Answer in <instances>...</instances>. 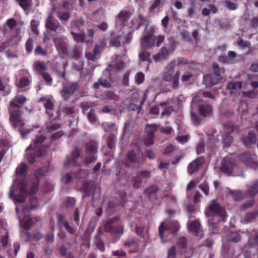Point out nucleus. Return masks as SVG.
<instances>
[{
    "label": "nucleus",
    "mask_w": 258,
    "mask_h": 258,
    "mask_svg": "<svg viewBox=\"0 0 258 258\" xmlns=\"http://www.w3.org/2000/svg\"><path fill=\"white\" fill-rule=\"evenodd\" d=\"M28 167L26 163H21L16 168L15 171V175L17 180H19L20 178H25L27 176Z\"/></svg>",
    "instance_id": "nucleus-24"
},
{
    "label": "nucleus",
    "mask_w": 258,
    "mask_h": 258,
    "mask_svg": "<svg viewBox=\"0 0 258 258\" xmlns=\"http://www.w3.org/2000/svg\"><path fill=\"white\" fill-rule=\"evenodd\" d=\"M70 224L69 221L65 220L64 216L63 214H57V226L59 229L67 228Z\"/></svg>",
    "instance_id": "nucleus-34"
},
{
    "label": "nucleus",
    "mask_w": 258,
    "mask_h": 258,
    "mask_svg": "<svg viewBox=\"0 0 258 258\" xmlns=\"http://www.w3.org/2000/svg\"><path fill=\"white\" fill-rule=\"evenodd\" d=\"M247 245L250 247H255L258 246V241L257 240L256 234L254 236H251L249 238Z\"/></svg>",
    "instance_id": "nucleus-54"
},
{
    "label": "nucleus",
    "mask_w": 258,
    "mask_h": 258,
    "mask_svg": "<svg viewBox=\"0 0 258 258\" xmlns=\"http://www.w3.org/2000/svg\"><path fill=\"white\" fill-rule=\"evenodd\" d=\"M161 4L162 0H154L148 8L149 13H154L155 10L160 7Z\"/></svg>",
    "instance_id": "nucleus-49"
},
{
    "label": "nucleus",
    "mask_w": 258,
    "mask_h": 258,
    "mask_svg": "<svg viewBox=\"0 0 258 258\" xmlns=\"http://www.w3.org/2000/svg\"><path fill=\"white\" fill-rule=\"evenodd\" d=\"M79 88V84L78 83H74L64 86L61 92L62 97L66 100H69L70 96L74 94Z\"/></svg>",
    "instance_id": "nucleus-19"
},
{
    "label": "nucleus",
    "mask_w": 258,
    "mask_h": 258,
    "mask_svg": "<svg viewBox=\"0 0 258 258\" xmlns=\"http://www.w3.org/2000/svg\"><path fill=\"white\" fill-rule=\"evenodd\" d=\"M19 6L25 12L29 11L32 6V0H16Z\"/></svg>",
    "instance_id": "nucleus-40"
},
{
    "label": "nucleus",
    "mask_w": 258,
    "mask_h": 258,
    "mask_svg": "<svg viewBox=\"0 0 258 258\" xmlns=\"http://www.w3.org/2000/svg\"><path fill=\"white\" fill-rule=\"evenodd\" d=\"M83 192L82 198L85 199L92 195V200L99 199L101 196L99 189H97L92 180H86L82 184L80 189Z\"/></svg>",
    "instance_id": "nucleus-7"
},
{
    "label": "nucleus",
    "mask_w": 258,
    "mask_h": 258,
    "mask_svg": "<svg viewBox=\"0 0 258 258\" xmlns=\"http://www.w3.org/2000/svg\"><path fill=\"white\" fill-rule=\"evenodd\" d=\"M124 245L130 253H135L140 250L139 240L137 239H132L126 241L124 243Z\"/></svg>",
    "instance_id": "nucleus-20"
},
{
    "label": "nucleus",
    "mask_w": 258,
    "mask_h": 258,
    "mask_svg": "<svg viewBox=\"0 0 258 258\" xmlns=\"http://www.w3.org/2000/svg\"><path fill=\"white\" fill-rule=\"evenodd\" d=\"M34 66L35 70L39 73V75L45 72L47 69L44 63L40 61H35L34 63Z\"/></svg>",
    "instance_id": "nucleus-43"
},
{
    "label": "nucleus",
    "mask_w": 258,
    "mask_h": 258,
    "mask_svg": "<svg viewBox=\"0 0 258 258\" xmlns=\"http://www.w3.org/2000/svg\"><path fill=\"white\" fill-rule=\"evenodd\" d=\"M243 144L247 147H250L252 144L256 142V135L253 131H250L247 135L242 137Z\"/></svg>",
    "instance_id": "nucleus-22"
},
{
    "label": "nucleus",
    "mask_w": 258,
    "mask_h": 258,
    "mask_svg": "<svg viewBox=\"0 0 258 258\" xmlns=\"http://www.w3.org/2000/svg\"><path fill=\"white\" fill-rule=\"evenodd\" d=\"M146 20L141 15H139L137 18H134L131 21V27L134 30H139L142 26H145V28L142 32L144 35L147 31L148 24L146 23Z\"/></svg>",
    "instance_id": "nucleus-17"
},
{
    "label": "nucleus",
    "mask_w": 258,
    "mask_h": 258,
    "mask_svg": "<svg viewBox=\"0 0 258 258\" xmlns=\"http://www.w3.org/2000/svg\"><path fill=\"white\" fill-rule=\"evenodd\" d=\"M30 84V80L28 77H23L21 78L19 82L17 83L18 88H22L27 87Z\"/></svg>",
    "instance_id": "nucleus-44"
},
{
    "label": "nucleus",
    "mask_w": 258,
    "mask_h": 258,
    "mask_svg": "<svg viewBox=\"0 0 258 258\" xmlns=\"http://www.w3.org/2000/svg\"><path fill=\"white\" fill-rule=\"evenodd\" d=\"M102 235V229L101 227H99L97 230V232L95 237V243L96 248L101 251H104L105 250V246L103 242L101 236Z\"/></svg>",
    "instance_id": "nucleus-23"
},
{
    "label": "nucleus",
    "mask_w": 258,
    "mask_h": 258,
    "mask_svg": "<svg viewBox=\"0 0 258 258\" xmlns=\"http://www.w3.org/2000/svg\"><path fill=\"white\" fill-rule=\"evenodd\" d=\"M173 153H180V151L177 150L174 146L170 145L167 146L163 152V154L166 156H170Z\"/></svg>",
    "instance_id": "nucleus-47"
},
{
    "label": "nucleus",
    "mask_w": 258,
    "mask_h": 258,
    "mask_svg": "<svg viewBox=\"0 0 258 258\" xmlns=\"http://www.w3.org/2000/svg\"><path fill=\"white\" fill-rule=\"evenodd\" d=\"M118 195L120 197L119 204L122 206H123V205L126 202V193L124 190H120L118 191Z\"/></svg>",
    "instance_id": "nucleus-61"
},
{
    "label": "nucleus",
    "mask_w": 258,
    "mask_h": 258,
    "mask_svg": "<svg viewBox=\"0 0 258 258\" xmlns=\"http://www.w3.org/2000/svg\"><path fill=\"white\" fill-rule=\"evenodd\" d=\"M71 34L73 36L74 39L78 42H83L85 40L84 34L76 33L73 31L71 32Z\"/></svg>",
    "instance_id": "nucleus-58"
},
{
    "label": "nucleus",
    "mask_w": 258,
    "mask_h": 258,
    "mask_svg": "<svg viewBox=\"0 0 258 258\" xmlns=\"http://www.w3.org/2000/svg\"><path fill=\"white\" fill-rule=\"evenodd\" d=\"M34 222L31 218H26L24 221L23 227L26 230H29L33 225Z\"/></svg>",
    "instance_id": "nucleus-56"
},
{
    "label": "nucleus",
    "mask_w": 258,
    "mask_h": 258,
    "mask_svg": "<svg viewBox=\"0 0 258 258\" xmlns=\"http://www.w3.org/2000/svg\"><path fill=\"white\" fill-rule=\"evenodd\" d=\"M205 162L204 157H200L191 161L187 166V170L189 174L192 175L197 172Z\"/></svg>",
    "instance_id": "nucleus-15"
},
{
    "label": "nucleus",
    "mask_w": 258,
    "mask_h": 258,
    "mask_svg": "<svg viewBox=\"0 0 258 258\" xmlns=\"http://www.w3.org/2000/svg\"><path fill=\"white\" fill-rule=\"evenodd\" d=\"M177 253L175 246H172L168 250L167 258H176Z\"/></svg>",
    "instance_id": "nucleus-59"
},
{
    "label": "nucleus",
    "mask_w": 258,
    "mask_h": 258,
    "mask_svg": "<svg viewBox=\"0 0 258 258\" xmlns=\"http://www.w3.org/2000/svg\"><path fill=\"white\" fill-rule=\"evenodd\" d=\"M158 187L156 185H152L144 190V194L147 195L150 198L157 199L156 192Z\"/></svg>",
    "instance_id": "nucleus-33"
},
{
    "label": "nucleus",
    "mask_w": 258,
    "mask_h": 258,
    "mask_svg": "<svg viewBox=\"0 0 258 258\" xmlns=\"http://www.w3.org/2000/svg\"><path fill=\"white\" fill-rule=\"evenodd\" d=\"M47 170L45 168L41 167L36 170L34 173L35 178L32 179L29 184L32 185L33 183L36 182L38 180V184L37 185V190H38V186L40 182V177L44 176L46 175Z\"/></svg>",
    "instance_id": "nucleus-26"
},
{
    "label": "nucleus",
    "mask_w": 258,
    "mask_h": 258,
    "mask_svg": "<svg viewBox=\"0 0 258 258\" xmlns=\"http://www.w3.org/2000/svg\"><path fill=\"white\" fill-rule=\"evenodd\" d=\"M226 239L229 242L237 243L240 240L241 236L237 232H232L226 235Z\"/></svg>",
    "instance_id": "nucleus-36"
},
{
    "label": "nucleus",
    "mask_w": 258,
    "mask_h": 258,
    "mask_svg": "<svg viewBox=\"0 0 258 258\" xmlns=\"http://www.w3.org/2000/svg\"><path fill=\"white\" fill-rule=\"evenodd\" d=\"M119 220V216L108 218L104 225V231L112 235L113 242L118 241L124 233L123 226L117 225Z\"/></svg>",
    "instance_id": "nucleus-4"
},
{
    "label": "nucleus",
    "mask_w": 258,
    "mask_h": 258,
    "mask_svg": "<svg viewBox=\"0 0 258 258\" xmlns=\"http://www.w3.org/2000/svg\"><path fill=\"white\" fill-rule=\"evenodd\" d=\"M40 75L41 76L42 78L45 81L47 85L49 86L51 85L53 79L48 73L45 72Z\"/></svg>",
    "instance_id": "nucleus-55"
},
{
    "label": "nucleus",
    "mask_w": 258,
    "mask_h": 258,
    "mask_svg": "<svg viewBox=\"0 0 258 258\" xmlns=\"http://www.w3.org/2000/svg\"><path fill=\"white\" fill-rule=\"evenodd\" d=\"M124 36L111 34L109 38L110 44L112 46L119 47L121 45L122 43L124 44Z\"/></svg>",
    "instance_id": "nucleus-25"
},
{
    "label": "nucleus",
    "mask_w": 258,
    "mask_h": 258,
    "mask_svg": "<svg viewBox=\"0 0 258 258\" xmlns=\"http://www.w3.org/2000/svg\"><path fill=\"white\" fill-rule=\"evenodd\" d=\"M73 178V173L72 172H71L70 173H68L65 174L64 175H63L61 177V181H62V182H63L65 184H67V183L70 182L72 180Z\"/></svg>",
    "instance_id": "nucleus-60"
},
{
    "label": "nucleus",
    "mask_w": 258,
    "mask_h": 258,
    "mask_svg": "<svg viewBox=\"0 0 258 258\" xmlns=\"http://www.w3.org/2000/svg\"><path fill=\"white\" fill-rule=\"evenodd\" d=\"M115 138L114 135L111 134L107 139V146L110 150L113 149L115 146Z\"/></svg>",
    "instance_id": "nucleus-51"
},
{
    "label": "nucleus",
    "mask_w": 258,
    "mask_h": 258,
    "mask_svg": "<svg viewBox=\"0 0 258 258\" xmlns=\"http://www.w3.org/2000/svg\"><path fill=\"white\" fill-rule=\"evenodd\" d=\"M126 160L132 165L139 163L145 160V157L140 147L136 145L134 147L128 150L126 155Z\"/></svg>",
    "instance_id": "nucleus-9"
},
{
    "label": "nucleus",
    "mask_w": 258,
    "mask_h": 258,
    "mask_svg": "<svg viewBox=\"0 0 258 258\" xmlns=\"http://www.w3.org/2000/svg\"><path fill=\"white\" fill-rule=\"evenodd\" d=\"M246 194L251 198H253L258 194V180L254 181L247 189Z\"/></svg>",
    "instance_id": "nucleus-35"
},
{
    "label": "nucleus",
    "mask_w": 258,
    "mask_h": 258,
    "mask_svg": "<svg viewBox=\"0 0 258 258\" xmlns=\"http://www.w3.org/2000/svg\"><path fill=\"white\" fill-rule=\"evenodd\" d=\"M45 140V137L40 134L37 135L33 143L30 145L26 150V157L29 163L33 164L35 162L36 157L42 156L45 153L47 147H43L42 144Z\"/></svg>",
    "instance_id": "nucleus-3"
},
{
    "label": "nucleus",
    "mask_w": 258,
    "mask_h": 258,
    "mask_svg": "<svg viewBox=\"0 0 258 258\" xmlns=\"http://www.w3.org/2000/svg\"><path fill=\"white\" fill-rule=\"evenodd\" d=\"M98 147L99 143L96 140H91L86 144V156L84 159L86 164H90L96 161Z\"/></svg>",
    "instance_id": "nucleus-8"
},
{
    "label": "nucleus",
    "mask_w": 258,
    "mask_h": 258,
    "mask_svg": "<svg viewBox=\"0 0 258 258\" xmlns=\"http://www.w3.org/2000/svg\"><path fill=\"white\" fill-rule=\"evenodd\" d=\"M81 54L82 52L78 46H75L72 48L71 51H69V55H66L75 59H78L81 57Z\"/></svg>",
    "instance_id": "nucleus-38"
},
{
    "label": "nucleus",
    "mask_w": 258,
    "mask_h": 258,
    "mask_svg": "<svg viewBox=\"0 0 258 258\" xmlns=\"http://www.w3.org/2000/svg\"><path fill=\"white\" fill-rule=\"evenodd\" d=\"M221 253L225 257L231 258L234 254V249L228 244H225L223 245Z\"/></svg>",
    "instance_id": "nucleus-30"
},
{
    "label": "nucleus",
    "mask_w": 258,
    "mask_h": 258,
    "mask_svg": "<svg viewBox=\"0 0 258 258\" xmlns=\"http://www.w3.org/2000/svg\"><path fill=\"white\" fill-rule=\"evenodd\" d=\"M45 27L57 34H60L65 31L64 28L60 24L58 20L54 18L51 15L47 18Z\"/></svg>",
    "instance_id": "nucleus-12"
},
{
    "label": "nucleus",
    "mask_w": 258,
    "mask_h": 258,
    "mask_svg": "<svg viewBox=\"0 0 258 258\" xmlns=\"http://www.w3.org/2000/svg\"><path fill=\"white\" fill-rule=\"evenodd\" d=\"M146 130L148 135L154 136V133L157 131V127L155 125L148 124Z\"/></svg>",
    "instance_id": "nucleus-64"
},
{
    "label": "nucleus",
    "mask_w": 258,
    "mask_h": 258,
    "mask_svg": "<svg viewBox=\"0 0 258 258\" xmlns=\"http://www.w3.org/2000/svg\"><path fill=\"white\" fill-rule=\"evenodd\" d=\"M175 61H171L166 68V71L164 73L162 79L166 82H170L173 78V74L174 72Z\"/></svg>",
    "instance_id": "nucleus-21"
},
{
    "label": "nucleus",
    "mask_w": 258,
    "mask_h": 258,
    "mask_svg": "<svg viewBox=\"0 0 258 258\" xmlns=\"http://www.w3.org/2000/svg\"><path fill=\"white\" fill-rule=\"evenodd\" d=\"M237 43L238 45L243 48L249 47L250 45V43L248 41L244 40L241 37L237 39Z\"/></svg>",
    "instance_id": "nucleus-63"
},
{
    "label": "nucleus",
    "mask_w": 258,
    "mask_h": 258,
    "mask_svg": "<svg viewBox=\"0 0 258 258\" xmlns=\"http://www.w3.org/2000/svg\"><path fill=\"white\" fill-rule=\"evenodd\" d=\"M201 229V225L198 220L191 221L189 224L188 229L195 236H197Z\"/></svg>",
    "instance_id": "nucleus-28"
},
{
    "label": "nucleus",
    "mask_w": 258,
    "mask_h": 258,
    "mask_svg": "<svg viewBox=\"0 0 258 258\" xmlns=\"http://www.w3.org/2000/svg\"><path fill=\"white\" fill-rule=\"evenodd\" d=\"M218 60L223 64H233L235 62V60L230 58L228 56L226 55H220L219 57Z\"/></svg>",
    "instance_id": "nucleus-50"
},
{
    "label": "nucleus",
    "mask_w": 258,
    "mask_h": 258,
    "mask_svg": "<svg viewBox=\"0 0 258 258\" xmlns=\"http://www.w3.org/2000/svg\"><path fill=\"white\" fill-rule=\"evenodd\" d=\"M150 55V53L145 50L141 51L139 54V58L142 61H147L149 63L151 62Z\"/></svg>",
    "instance_id": "nucleus-45"
},
{
    "label": "nucleus",
    "mask_w": 258,
    "mask_h": 258,
    "mask_svg": "<svg viewBox=\"0 0 258 258\" xmlns=\"http://www.w3.org/2000/svg\"><path fill=\"white\" fill-rule=\"evenodd\" d=\"M237 168L236 161L233 158L226 157L222 161L220 169L223 173L229 176L233 174Z\"/></svg>",
    "instance_id": "nucleus-10"
},
{
    "label": "nucleus",
    "mask_w": 258,
    "mask_h": 258,
    "mask_svg": "<svg viewBox=\"0 0 258 258\" xmlns=\"http://www.w3.org/2000/svg\"><path fill=\"white\" fill-rule=\"evenodd\" d=\"M53 41L58 51L64 55H69L67 39L63 36L56 37Z\"/></svg>",
    "instance_id": "nucleus-13"
},
{
    "label": "nucleus",
    "mask_w": 258,
    "mask_h": 258,
    "mask_svg": "<svg viewBox=\"0 0 258 258\" xmlns=\"http://www.w3.org/2000/svg\"><path fill=\"white\" fill-rule=\"evenodd\" d=\"M156 36L152 33H148L146 35H143L141 39V43L143 48L150 49L155 45Z\"/></svg>",
    "instance_id": "nucleus-18"
},
{
    "label": "nucleus",
    "mask_w": 258,
    "mask_h": 258,
    "mask_svg": "<svg viewBox=\"0 0 258 258\" xmlns=\"http://www.w3.org/2000/svg\"><path fill=\"white\" fill-rule=\"evenodd\" d=\"M101 97L104 100L113 101H117L119 100V96L111 91H107L102 93L101 94Z\"/></svg>",
    "instance_id": "nucleus-32"
},
{
    "label": "nucleus",
    "mask_w": 258,
    "mask_h": 258,
    "mask_svg": "<svg viewBox=\"0 0 258 258\" xmlns=\"http://www.w3.org/2000/svg\"><path fill=\"white\" fill-rule=\"evenodd\" d=\"M96 223L97 221L95 219H92L89 222V225L86 229V232L88 233H93L96 226Z\"/></svg>",
    "instance_id": "nucleus-57"
},
{
    "label": "nucleus",
    "mask_w": 258,
    "mask_h": 258,
    "mask_svg": "<svg viewBox=\"0 0 258 258\" xmlns=\"http://www.w3.org/2000/svg\"><path fill=\"white\" fill-rule=\"evenodd\" d=\"M257 217H258V211L254 210L246 213L244 217V220L247 222H250L255 220Z\"/></svg>",
    "instance_id": "nucleus-42"
},
{
    "label": "nucleus",
    "mask_w": 258,
    "mask_h": 258,
    "mask_svg": "<svg viewBox=\"0 0 258 258\" xmlns=\"http://www.w3.org/2000/svg\"><path fill=\"white\" fill-rule=\"evenodd\" d=\"M22 24L23 23L18 24L14 18L9 19L6 22V25L9 28V30L16 37H18L21 33Z\"/></svg>",
    "instance_id": "nucleus-16"
},
{
    "label": "nucleus",
    "mask_w": 258,
    "mask_h": 258,
    "mask_svg": "<svg viewBox=\"0 0 258 258\" xmlns=\"http://www.w3.org/2000/svg\"><path fill=\"white\" fill-rule=\"evenodd\" d=\"M131 13L129 11L121 10L118 14L117 17L118 21L121 23L127 22L131 17Z\"/></svg>",
    "instance_id": "nucleus-37"
},
{
    "label": "nucleus",
    "mask_w": 258,
    "mask_h": 258,
    "mask_svg": "<svg viewBox=\"0 0 258 258\" xmlns=\"http://www.w3.org/2000/svg\"><path fill=\"white\" fill-rule=\"evenodd\" d=\"M187 239L185 237H181L178 238L177 245L179 249H185L187 245Z\"/></svg>",
    "instance_id": "nucleus-53"
},
{
    "label": "nucleus",
    "mask_w": 258,
    "mask_h": 258,
    "mask_svg": "<svg viewBox=\"0 0 258 258\" xmlns=\"http://www.w3.org/2000/svg\"><path fill=\"white\" fill-rule=\"evenodd\" d=\"M26 98L23 95H16L10 102L9 112L10 113V121L14 128L21 127L24 124V120L22 118L23 111L21 107L26 101Z\"/></svg>",
    "instance_id": "nucleus-1"
},
{
    "label": "nucleus",
    "mask_w": 258,
    "mask_h": 258,
    "mask_svg": "<svg viewBox=\"0 0 258 258\" xmlns=\"http://www.w3.org/2000/svg\"><path fill=\"white\" fill-rule=\"evenodd\" d=\"M229 193L236 201H238L243 198V194L239 190H230Z\"/></svg>",
    "instance_id": "nucleus-52"
},
{
    "label": "nucleus",
    "mask_w": 258,
    "mask_h": 258,
    "mask_svg": "<svg viewBox=\"0 0 258 258\" xmlns=\"http://www.w3.org/2000/svg\"><path fill=\"white\" fill-rule=\"evenodd\" d=\"M143 179L138 175L134 176L132 178V182L133 183V187L135 189H137L141 186L142 183Z\"/></svg>",
    "instance_id": "nucleus-48"
},
{
    "label": "nucleus",
    "mask_w": 258,
    "mask_h": 258,
    "mask_svg": "<svg viewBox=\"0 0 258 258\" xmlns=\"http://www.w3.org/2000/svg\"><path fill=\"white\" fill-rule=\"evenodd\" d=\"M145 80V75L142 72H138L135 76L136 83L138 84H141Z\"/></svg>",
    "instance_id": "nucleus-62"
},
{
    "label": "nucleus",
    "mask_w": 258,
    "mask_h": 258,
    "mask_svg": "<svg viewBox=\"0 0 258 258\" xmlns=\"http://www.w3.org/2000/svg\"><path fill=\"white\" fill-rule=\"evenodd\" d=\"M80 159V150L78 147L72 151L70 155L67 157L63 165L65 167H71L78 165V161Z\"/></svg>",
    "instance_id": "nucleus-14"
},
{
    "label": "nucleus",
    "mask_w": 258,
    "mask_h": 258,
    "mask_svg": "<svg viewBox=\"0 0 258 258\" xmlns=\"http://www.w3.org/2000/svg\"><path fill=\"white\" fill-rule=\"evenodd\" d=\"M239 160L245 165L251 168L256 169L258 168V162L255 155H251L249 152H244L239 156Z\"/></svg>",
    "instance_id": "nucleus-11"
},
{
    "label": "nucleus",
    "mask_w": 258,
    "mask_h": 258,
    "mask_svg": "<svg viewBox=\"0 0 258 258\" xmlns=\"http://www.w3.org/2000/svg\"><path fill=\"white\" fill-rule=\"evenodd\" d=\"M206 214L208 219L210 228L213 229V232H217L219 223L226 220L227 214L225 209L216 200H213L209 204Z\"/></svg>",
    "instance_id": "nucleus-2"
},
{
    "label": "nucleus",
    "mask_w": 258,
    "mask_h": 258,
    "mask_svg": "<svg viewBox=\"0 0 258 258\" xmlns=\"http://www.w3.org/2000/svg\"><path fill=\"white\" fill-rule=\"evenodd\" d=\"M212 106L209 104L204 103L199 106V111L200 115L204 116H210L212 114Z\"/></svg>",
    "instance_id": "nucleus-27"
},
{
    "label": "nucleus",
    "mask_w": 258,
    "mask_h": 258,
    "mask_svg": "<svg viewBox=\"0 0 258 258\" xmlns=\"http://www.w3.org/2000/svg\"><path fill=\"white\" fill-rule=\"evenodd\" d=\"M233 132V128H232V131L230 132H224L222 136V144L224 148H227L230 146L232 141L231 134Z\"/></svg>",
    "instance_id": "nucleus-29"
},
{
    "label": "nucleus",
    "mask_w": 258,
    "mask_h": 258,
    "mask_svg": "<svg viewBox=\"0 0 258 258\" xmlns=\"http://www.w3.org/2000/svg\"><path fill=\"white\" fill-rule=\"evenodd\" d=\"M44 106L46 109V113L49 115L50 118H52L53 117L54 104L52 100L50 99H45Z\"/></svg>",
    "instance_id": "nucleus-31"
},
{
    "label": "nucleus",
    "mask_w": 258,
    "mask_h": 258,
    "mask_svg": "<svg viewBox=\"0 0 258 258\" xmlns=\"http://www.w3.org/2000/svg\"><path fill=\"white\" fill-rule=\"evenodd\" d=\"M187 14L190 18H198V14L196 11V7L193 3L190 4L189 8L187 11Z\"/></svg>",
    "instance_id": "nucleus-46"
},
{
    "label": "nucleus",
    "mask_w": 258,
    "mask_h": 258,
    "mask_svg": "<svg viewBox=\"0 0 258 258\" xmlns=\"http://www.w3.org/2000/svg\"><path fill=\"white\" fill-rule=\"evenodd\" d=\"M67 231L71 234L72 235L71 236V238L70 241L68 242L69 244H75L76 242V229L70 225V224L68 225V227L67 228H65Z\"/></svg>",
    "instance_id": "nucleus-39"
},
{
    "label": "nucleus",
    "mask_w": 258,
    "mask_h": 258,
    "mask_svg": "<svg viewBox=\"0 0 258 258\" xmlns=\"http://www.w3.org/2000/svg\"><path fill=\"white\" fill-rule=\"evenodd\" d=\"M38 180L30 185L25 179L20 180L18 183L19 194L14 198L16 202L22 203L25 202L27 195H35L37 192Z\"/></svg>",
    "instance_id": "nucleus-5"
},
{
    "label": "nucleus",
    "mask_w": 258,
    "mask_h": 258,
    "mask_svg": "<svg viewBox=\"0 0 258 258\" xmlns=\"http://www.w3.org/2000/svg\"><path fill=\"white\" fill-rule=\"evenodd\" d=\"M243 83L241 81L234 82L229 81L227 86V89L228 90H238L241 89Z\"/></svg>",
    "instance_id": "nucleus-41"
},
{
    "label": "nucleus",
    "mask_w": 258,
    "mask_h": 258,
    "mask_svg": "<svg viewBox=\"0 0 258 258\" xmlns=\"http://www.w3.org/2000/svg\"><path fill=\"white\" fill-rule=\"evenodd\" d=\"M179 228V223L177 221H170L166 225H165L164 223L162 222L158 228L159 235L162 242L164 243L171 238V237L166 236L165 234H166L171 233L173 236H176Z\"/></svg>",
    "instance_id": "nucleus-6"
}]
</instances>
